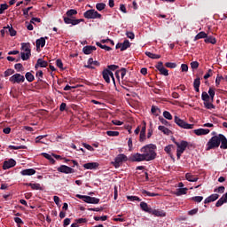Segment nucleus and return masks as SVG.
I'll use <instances>...</instances> for the list:
<instances>
[{
    "instance_id": "obj_2",
    "label": "nucleus",
    "mask_w": 227,
    "mask_h": 227,
    "mask_svg": "<svg viewBox=\"0 0 227 227\" xmlns=\"http://www.w3.org/2000/svg\"><path fill=\"white\" fill-rule=\"evenodd\" d=\"M155 150H157V145L153 144H148L140 149L141 153H144V157H145L146 162L154 160V159L157 157V153Z\"/></svg>"
},
{
    "instance_id": "obj_52",
    "label": "nucleus",
    "mask_w": 227,
    "mask_h": 227,
    "mask_svg": "<svg viewBox=\"0 0 227 227\" xmlns=\"http://www.w3.org/2000/svg\"><path fill=\"white\" fill-rule=\"evenodd\" d=\"M90 204L92 205H98L100 203V199L95 198V197H90Z\"/></svg>"
},
{
    "instance_id": "obj_51",
    "label": "nucleus",
    "mask_w": 227,
    "mask_h": 227,
    "mask_svg": "<svg viewBox=\"0 0 227 227\" xmlns=\"http://www.w3.org/2000/svg\"><path fill=\"white\" fill-rule=\"evenodd\" d=\"M159 72L161 75H165V77H168V75H169V72L168 71V69H166V67H162L159 70Z\"/></svg>"
},
{
    "instance_id": "obj_22",
    "label": "nucleus",
    "mask_w": 227,
    "mask_h": 227,
    "mask_svg": "<svg viewBox=\"0 0 227 227\" xmlns=\"http://www.w3.org/2000/svg\"><path fill=\"white\" fill-rule=\"evenodd\" d=\"M185 179L188 181V182H198L199 178L198 176L191 174V173H186L185 174Z\"/></svg>"
},
{
    "instance_id": "obj_53",
    "label": "nucleus",
    "mask_w": 227,
    "mask_h": 227,
    "mask_svg": "<svg viewBox=\"0 0 227 227\" xmlns=\"http://www.w3.org/2000/svg\"><path fill=\"white\" fill-rule=\"evenodd\" d=\"M171 150H173L172 145H168L164 148V151L166 152V153H168V155H171Z\"/></svg>"
},
{
    "instance_id": "obj_8",
    "label": "nucleus",
    "mask_w": 227,
    "mask_h": 227,
    "mask_svg": "<svg viewBox=\"0 0 227 227\" xmlns=\"http://www.w3.org/2000/svg\"><path fill=\"white\" fill-rule=\"evenodd\" d=\"M85 19H102V14L98 13L95 9H90L83 13Z\"/></svg>"
},
{
    "instance_id": "obj_23",
    "label": "nucleus",
    "mask_w": 227,
    "mask_h": 227,
    "mask_svg": "<svg viewBox=\"0 0 227 227\" xmlns=\"http://www.w3.org/2000/svg\"><path fill=\"white\" fill-rule=\"evenodd\" d=\"M140 208L144 212H147V214H150L152 212V207H148V204L146 202H141L140 203Z\"/></svg>"
},
{
    "instance_id": "obj_15",
    "label": "nucleus",
    "mask_w": 227,
    "mask_h": 227,
    "mask_svg": "<svg viewBox=\"0 0 227 227\" xmlns=\"http://www.w3.org/2000/svg\"><path fill=\"white\" fill-rule=\"evenodd\" d=\"M193 133L196 136H207V134H210V129L200 128V129H194Z\"/></svg>"
},
{
    "instance_id": "obj_28",
    "label": "nucleus",
    "mask_w": 227,
    "mask_h": 227,
    "mask_svg": "<svg viewBox=\"0 0 227 227\" xmlns=\"http://www.w3.org/2000/svg\"><path fill=\"white\" fill-rule=\"evenodd\" d=\"M4 29H6V33H9L10 36H15L17 35V31L13 29V27L8 25L7 27H4Z\"/></svg>"
},
{
    "instance_id": "obj_1",
    "label": "nucleus",
    "mask_w": 227,
    "mask_h": 227,
    "mask_svg": "<svg viewBox=\"0 0 227 227\" xmlns=\"http://www.w3.org/2000/svg\"><path fill=\"white\" fill-rule=\"evenodd\" d=\"M212 137L207 141L206 145L207 152L209 150H215V148H221V150H227V138L223 134L215 135V131L212 132Z\"/></svg>"
},
{
    "instance_id": "obj_9",
    "label": "nucleus",
    "mask_w": 227,
    "mask_h": 227,
    "mask_svg": "<svg viewBox=\"0 0 227 227\" xmlns=\"http://www.w3.org/2000/svg\"><path fill=\"white\" fill-rule=\"evenodd\" d=\"M10 82H12V84H22V82H24V81H26V77L19 73L12 74L10 78H9Z\"/></svg>"
},
{
    "instance_id": "obj_41",
    "label": "nucleus",
    "mask_w": 227,
    "mask_h": 227,
    "mask_svg": "<svg viewBox=\"0 0 227 227\" xmlns=\"http://www.w3.org/2000/svg\"><path fill=\"white\" fill-rule=\"evenodd\" d=\"M15 74V70L13 69H7L4 73V77H10V75H13Z\"/></svg>"
},
{
    "instance_id": "obj_5",
    "label": "nucleus",
    "mask_w": 227,
    "mask_h": 227,
    "mask_svg": "<svg viewBox=\"0 0 227 227\" xmlns=\"http://www.w3.org/2000/svg\"><path fill=\"white\" fill-rule=\"evenodd\" d=\"M176 145V157L177 159H180L182 157V153L185 152V148L189 146V142L182 140L181 142H174Z\"/></svg>"
},
{
    "instance_id": "obj_7",
    "label": "nucleus",
    "mask_w": 227,
    "mask_h": 227,
    "mask_svg": "<svg viewBox=\"0 0 227 227\" xmlns=\"http://www.w3.org/2000/svg\"><path fill=\"white\" fill-rule=\"evenodd\" d=\"M174 121L178 127H181V129H194V124H189L184 120L180 119L178 116H175Z\"/></svg>"
},
{
    "instance_id": "obj_27",
    "label": "nucleus",
    "mask_w": 227,
    "mask_h": 227,
    "mask_svg": "<svg viewBox=\"0 0 227 227\" xmlns=\"http://www.w3.org/2000/svg\"><path fill=\"white\" fill-rule=\"evenodd\" d=\"M76 198L82 200L85 203H90L91 201V197L86 195L76 194Z\"/></svg>"
},
{
    "instance_id": "obj_62",
    "label": "nucleus",
    "mask_w": 227,
    "mask_h": 227,
    "mask_svg": "<svg viewBox=\"0 0 227 227\" xmlns=\"http://www.w3.org/2000/svg\"><path fill=\"white\" fill-rule=\"evenodd\" d=\"M94 219L95 221H107V216L106 215L95 216Z\"/></svg>"
},
{
    "instance_id": "obj_47",
    "label": "nucleus",
    "mask_w": 227,
    "mask_h": 227,
    "mask_svg": "<svg viewBox=\"0 0 227 227\" xmlns=\"http://www.w3.org/2000/svg\"><path fill=\"white\" fill-rule=\"evenodd\" d=\"M106 134L110 137H116L120 136V132L119 131H106Z\"/></svg>"
},
{
    "instance_id": "obj_24",
    "label": "nucleus",
    "mask_w": 227,
    "mask_h": 227,
    "mask_svg": "<svg viewBox=\"0 0 227 227\" xmlns=\"http://www.w3.org/2000/svg\"><path fill=\"white\" fill-rule=\"evenodd\" d=\"M205 43H212V45H215L217 43V40L212 35H207L204 40Z\"/></svg>"
},
{
    "instance_id": "obj_38",
    "label": "nucleus",
    "mask_w": 227,
    "mask_h": 227,
    "mask_svg": "<svg viewBox=\"0 0 227 227\" xmlns=\"http://www.w3.org/2000/svg\"><path fill=\"white\" fill-rule=\"evenodd\" d=\"M204 106L206 107V109H215V106L212 104V101H205Z\"/></svg>"
},
{
    "instance_id": "obj_33",
    "label": "nucleus",
    "mask_w": 227,
    "mask_h": 227,
    "mask_svg": "<svg viewBox=\"0 0 227 227\" xmlns=\"http://www.w3.org/2000/svg\"><path fill=\"white\" fill-rule=\"evenodd\" d=\"M201 99L203 100V102H212L210 96L206 91L202 92Z\"/></svg>"
},
{
    "instance_id": "obj_6",
    "label": "nucleus",
    "mask_w": 227,
    "mask_h": 227,
    "mask_svg": "<svg viewBox=\"0 0 227 227\" xmlns=\"http://www.w3.org/2000/svg\"><path fill=\"white\" fill-rule=\"evenodd\" d=\"M129 158L127 157V155L121 153L115 157L114 161H112V164L116 169H118V168H120V166H121L123 162H127Z\"/></svg>"
},
{
    "instance_id": "obj_42",
    "label": "nucleus",
    "mask_w": 227,
    "mask_h": 227,
    "mask_svg": "<svg viewBox=\"0 0 227 227\" xmlns=\"http://www.w3.org/2000/svg\"><path fill=\"white\" fill-rule=\"evenodd\" d=\"M192 201H195V203H201L203 201V196H195L192 197Z\"/></svg>"
},
{
    "instance_id": "obj_59",
    "label": "nucleus",
    "mask_w": 227,
    "mask_h": 227,
    "mask_svg": "<svg viewBox=\"0 0 227 227\" xmlns=\"http://www.w3.org/2000/svg\"><path fill=\"white\" fill-rule=\"evenodd\" d=\"M224 190H225L224 186H220L218 188H215L214 190V192H219L220 194H223V192H224Z\"/></svg>"
},
{
    "instance_id": "obj_40",
    "label": "nucleus",
    "mask_w": 227,
    "mask_h": 227,
    "mask_svg": "<svg viewBox=\"0 0 227 227\" xmlns=\"http://www.w3.org/2000/svg\"><path fill=\"white\" fill-rule=\"evenodd\" d=\"M10 150H26V145H9Z\"/></svg>"
},
{
    "instance_id": "obj_60",
    "label": "nucleus",
    "mask_w": 227,
    "mask_h": 227,
    "mask_svg": "<svg viewBox=\"0 0 227 227\" xmlns=\"http://www.w3.org/2000/svg\"><path fill=\"white\" fill-rule=\"evenodd\" d=\"M14 68L15 70H17V72H20L22 70V68H24V67L22 66V64L18 63L14 65Z\"/></svg>"
},
{
    "instance_id": "obj_25",
    "label": "nucleus",
    "mask_w": 227,
    "mask_h": 227,
    "mask_svg": "<svg viewBox=\"0 0 227 227\" xmlns=\"http://www.w3.org/2000/svg\"><path fill=\"white\" fill-rule=\"evenodd\" d=\"M92 51H97V47L95 46H84L82 49V52L85 54H91Z\"/></svg>"
},
{
    "instance_id": "obj_14",
    "label": "nucleus",
    "mask_w": 227,
    "mask_h": 227,
    "mask_svg": "<svg viewBox=\"0 0 227 227\" xmlns=\"http://www.w3.org/2000/svg\"><path fill=\"white\" fill-rule=\"evenodd\" d=\"M132 160L134 162H143L146 160V158L145 157V154L143 153H137L132 156Z\"/></svg>"
},
{
    "instance_id": "obj_55",
    "label": "nucleus",
    "mask_w": 227,
    "mask_h": 227,
    "mask_svg": "<svg viewBox=\"0 0 227 227\" xmlns=\"http://www.w3.org/2000/svg\"><path fill=\"white\" fill-rule=\"evenodd\" d=\"M165 67H167V68H176V63L167 62L165 63Z\"/></svg>"
},
{
    "instance_id": "obj_64",
    "label": "nucleus",
    "mask_w": 227,
    "mask_h": 227,
    "mask_svg": "<svg viewBox=\"0 0 227 227\" xmlns=\"http://www.w3.org/2000/svg\"><path fill=\"white\" fill-rule=\"evenodd\" d=\"M198 207L197 208H193L190 211H188V215H196V214H198Z\"/></svg>"
},
{
    "instance_id": "obj_16",
    "label": "nucleus",
    "mask_w": 227,
    "mask_h": 227,
    "mask_svg": "<svg viewBox=\"0 0 227 227\" xmlns=\"http://www.w3.org/2000/svg\"><path fill=\"white\" fill-rule=\"evenodd\" d=\"M49 63L42 59H38L37 62L35 66V70H38V68H47V66Z\"/></svg>"
},
{
    "instance_id": "obj_63",
    "label": "nucleus",
    "mask_w": 227,
    "mask_h": 227,
    "mask_svg": "<svg viewBox=\"0 0 227 227\" xmlns=\"http://www.w3.org/2000/svg\"><path fill=\"white\" fill-rule=\"evenodd\" d=\"M181 72H189V66H187L186 64H182Z\"/></svg>"
},
{
    "instance_id": "obj_48",
    "label": "nucleus",
    "mask_w": 227,
    "mask_h": 227,
    "mask_svg": "<svg viewBox=\"0 0 227 227\" xmlns=\"http://www.w3.org/2000/svg\"><path fill=\"white\" fill-rule=\"evenodd\" d=\"M43 156L44 159H47L51 162H55L54 158H52V156L51 154H49L47 153H43Z\"/></svg>"
},
{
    "instance_id": "obj_57",
    "label": "nucleus",
    "mask_w": 227,
    "mask_h": 227,
    "mask_svg": "<svg viewBox=\"0 0 227 227\" xmlns=\"http://www.w3.org/2000/svg\"><path fill=\"white\" fill-rule=\"evenodd\" d=\"M200 67V63L198 61L191 62V68L192 70H196Z\"/></svg>"
},
{
    "instance_id": "obj_39",
    "label": "nucleus",
    "mask_w": 227,
    "mask_h": 227,
    "mask_svg": "<svg viewBox=\"0 0 227 227\" xmlns=\"http://www.w3.org/2000/svg\"><path fill=\"white\" fill-rule=\"evenodd\" d=\"M121 45H122L121 51H127L129 47H130V42H129V40H125L123 43H121Z\"/></svg>"
},
{
    "instance_id": "obj_13",
    "label": "nucleus",
    "mask_w": 227,
    "mask_h": 227,
    "mask_svg": "<svg viewBox=\"0 0 227 227\" xmlns=\"http://www.w3.org/2000/svg\"><path fill=\"white\" fill-rule=\"evenodd\" d=\"M16 164H17V161H15V160L10 159L4 162L3 169H10L11 168H14Z\"/></svg>"
},
{
    "instance_id": "obj_17",
    "label": "nucleus",
    "mask_w": 227,
    "mask_h": 227,
    "mask_svg": "<svg viewBox=\"0 0 227 227\" xmlns=\"http://www.w3.org/2000/svg\"><path fill=\"white\" fill-rule=\"evenodd\" d=\"M153 215H155V217H166V212L160 209H151V213Z\"/></svg>"
},
{
    "instance_id": "obj_44",
    "label": "nucleus",
    "mask_w": 227,
    "mask_h": 227,
    "mask_svg": "<svg viewBox=\"0 0 227 227\" xmlns=\"http://www.w3.org/2000/svg\"><path fill=\"white\" fill-rule=\"evenodd\" d=\"M96 8L98 12H102V10H106V4L104 3L97 4Z\"/></svg>"
},
{
    "instance_id": "obj_18",
    "label": "nucleus",
    "mask_w": 227,
    "mask_h": 227,
    "mask_svg": "<svg viewBox=\"0 0 227 227\" xmlns=\"http://www.w3.org/2000/svg\"><path fill=\"white\" fill-rule=\"evenodd\" d=\"M216 200H219V194L217 193H213L210 196H208L207 198L205 199L204 203H212L214 201H215Z\"/></svg>"
},
{
    "instance_id": "obj_54",
    "label": "nucleus",
    "mask_w": 227,
    "mask_h": 227,
    "mask_svg": "<svg viewBox=\"0 0 227 227\" xmlns=\"http://www.w3.org/2000/svg\"><path fill=\"white\" fill-rule=\"evenodd\" d=\"M82 146H84L86 150H89V152H95V148L89 144L83 143Z\"/></svg>"
},
{
    "instance_id": "obj_46",
    "label": "nucleus",
    "mask_w": 227,
    "mask_h": 227,
    "mask_svg": "<svg viewBox=\"0 0 227 227\" xmlns=\"http://www.w3.org/2000/svg\"><path fill=\"white\" fill-rule=\"evenodd\" d=\"M35 77L38 79V81L42 82V79H43V71L38 70L35 74Z\"/></svg>"
},
{
    "instance_id": "obj_12",
    "label": "nucleus",
    "mask_w": 227,
    "mask_h": 227,
    "mask_svg": "<svg viewBox=\"0 0 227 227\" xmlns=\"http://www.w3.org/2000/svg\"><path fill=\"white\" fill-rule=\"evenodd\" d=\"M95 67H100V62L97 60H93L92 58L88 59L87 65H85L86 68L95 69Z\"/></svg>"
},
{
    "instance_id": "obj_37",
    "label": "nucleus",
    "mask_w": 227,
    "mask_h": 227,
    "mask_svg": "<svg viewBox=\"0 0 227 227\" xmlns=\"http://www.w3.org/2000/svg\"><path fill=\"white\" fill-rule=\"evenodd\" d=\"M151 113L154 116H159V114L160 113V109H159L157 106H153L151 108Z\"/></svg>"
},
{
    "instance_id": "obj_49",
    "label": "nucleus",
    "mask_w": 227,
    "mask_h": 227,
    "mask_svg": "<svg viewBox=\"0 0 227 227\" xmlns=\"http://www.w3.org/2000/svg\"><path fill=\"white\" fill-rule=\"evenodd\" d=\"M8 10V4H0V15H3L4 13V11Z\"/></svg>"
},
{
    "instance_id": "obj_43",
    "label": "nucleus",
    "mask_w": 227,
    "mask_h": 227,
    "mask_svg": "<svg viewBox=\"0 0 227 227\" xmlns=\"http://www.w3.org/2000/svg\"><path fill=\"white\" fill-rule=\"evenodd\" d=\"M208 95H209V98H211V102H214V97H215V90L212 88H209Z\"/></svg>"
},
{
    "instance_id": "obj_3",
    "label": "nucleus",
    "mask_w": 227,
    "mask_h": 227,
    "mask_svg": "<svg viewBox=\"0 0 227 227\" xmlns=\"http://www.w3.org/2000/svg\"><path fill=\"white\" fill-rule=\"evenodd\" d=\"M75 15H77V10L70 9L66 12V16H63L65 24H71V26H77L81 24V22H84V19H75Z\"/></svg>"
},
{
    "instance_id": "obj_21",
    "label": "nucleus",
    "mask_w": 227,
    "mask_h": 227,
    "mask_svg": "<svg viewBox=\"0 0 227 227\" xmlns=\"http://www.w3.org/2000/svg\"><path fill=\"white\" fill-rule=\"evenodd\" d=\"M47 36L41 37L35 41V45L37 49H40V47H45V40H47Z\"/></svg>"
},
{
    "instance_id": "obj_19",
    "label": "nucleus",
    "mask_w": 227,
    "mask_h": 227,
    "mask_svg": "<svg viewBox=\"0 0 227 227\" xmlns=\"http://www.w3.org/2000/svg\"><path fill=\"white\" fill-rule=\"evenodd\" d=\"M36 173V170L35 168H27L20 172V175L23 176H32V175H35Z\"/></svg>"
},
{
    "instance_id": "obj_31",
    "label": "nucleus",
    "mask_w": 227,
    "mask_h": 227,
    "mask_svg": "<svg viewBox=\"0 0 227 227\" xmlns=\"http://www.w3.org/2000/svg\"><path fill=\"white\" fill-rule=\"evenodd\" d=\"M187 191H189L187 188H179L176 192V196H184V194H187Z\"/></svg>"
},
{
    "instance_id": "obj_32",
    "label": "nucleus",
    "mask_w": 227,
    "mask_h": 227,
    "mask_svg": "<svg viewBox=\"0 0 227 227\" xmlns=\"http://www.w3.org/2000/svg\"><path fill=\"white\" fill-rule=\"evenodd\" d=\"M207 33H205V32H200L199 34H197L196 35H195V37H194V41L196 42V41H198V40H201L202 38H207Z\"/></svg>"
},
{
    "instance_id": "obj_10",
    "label": "nucleus",
    "mask_w": 227,
    "mask_h": 227,
    "mask_svg": "<svg viewBox=\"0 0 227 227\" xmlns=\"http://www.w3.org/2000/svg\"><path fill=\"white\" fill-rule=\"evenodd\" d=\"M102 75H103L104 81H106V82H107V84H109V82H111V79H112L114 84H116V81L114 80V74H113V72L111 70L104 69L102 72Z\"/></svg>"
},
{
    "instance_id": "obj_35",
    "label": "nucleus",
    "mask_w": 227,
    "mask_h": 227,
    "mask_svg": "<svg viewBox=\"0 0 227 227\" xmlns=\"http://www.w3.org/2000/svg\"><path fill=\"white\" fill-rule=\"evenodd\" d=\"M158 129L160 130V132H163L166 136H169L171 134V130L169 129L166 128L165 126H159Z\"/></svg>"
},
{
    "instance_id": "obj_36",
    "label": "nucleus",
    "mask_w": 227,
    "mask_h": 227,
    "mask_svg": "<svg viewBox=\"0 0 227 227\" xmlns=\"http://www.w3.org/2000/svg\"><path fill=\"white\" fill-rule=\"evenodd\" d=\"M141 192H142V194L144 196H149L150 198H153L155 196H159V193L150 192H148L146 190H142Z\"/></svg>"
},
{
    "instance_id": "obj_45",
    "label": "nucleus",
    "mask_w": 227,
    "mask_h": 227,
    "mask_svg": "<svg viewBox=\"0 0 227 227\" xmlns=\"http://www.w3.org/2000/svg\"><path fill=\"white\" fill-rule=\"evenodd\" d=\"M163 117L166 120H173V115H171V113H169L168 111H164L163 112Z\"/></svg>"
},
{
    "instance_id": "obj_20",
    "label": "nucleus",
    "mask_w": 227,
    "mask_h": 227,
    "mask_svg": "<svg viewBox=\"0 0 227 227\" xmlns=\"http://www.w3.org/2000/svg\"><path fill=\"white\" fill-rule=\"evenodd\" d=\"M99 164L98 162H89L83 164L84 169H97L98 168Z\"/></svg>"
},
{
    "instance_id": "obj_50",
    "label": "nucleus",
    "mask_w": 227,
    "mask_h": 227,
    "mask_svg": "<svg viewBox=\"0 0 227 227\" xmlns=\"http://www.w3.org/2000/svg\"><path fill=\"white\" fill-rule=\"evenodd\" d=\"M129 201H141V199L137 196H127Z\"/></svg>"
},
{
    "instance_id": "obj_58",
    "label": "nucleus",
    "mask_w": 227,
    "mask_h": 227,
    "mask_svg": "<svg viewBox=\"0 0 227 227\" xmlns=\"http://www.w3.org/2000/svg\"><path fill=\"white\" fill-rule=\"evenodd\" d=\"M75 223H77L78 224H84L85 223H88V219L79 218L75 220Z\"/></svg>"
},
{
    "instance_id": "obj_29",
    "label": "nucleus",
    "mask_w": 227,
    "mask_h": 227,
    "mask_svg": "<svg viewBox=\"0 0 227 227\" xmlns=\"http://www.w3.org/2000/svg\"><path fill=\"white\" fill-rule=\"evenodd\" d=\"M145 56H147L151 59H160V55L155 54V53H152L150 51H145Z\"/></svg>"
},
{
    "instance_id": "obj_56",
    "label": "nucleus",
    "mask_w": 227,
    "mask_h": 227,
    "mask_svg": "<svg viewBox=\"0 0 227 227\" xmlns=\"http://www.w3.org/2000/svg\"><path fill=\"white\" fill-rule=\"evenodd\" d=\"M126 36L129 38V40H134V38H136L134 32H130V31L126 32Z\"/></svg>"
},
{
    "instance_id": "obj_11",
    "label": "nucleus",
    "mask_w": 227,
    "mask_h": 227,
    "mask_svg": "<svg viewBox=\"0 0 227 227\" xmlns=\"http://www.w3.org/2000/svg\"><path fill=\"white\" fill-rule=\"evenodd\" d=\"M58 171L59 173H65V175H70V173H75L74 168H72L67 165H61L60 167H59Z\"/></svg>"
},
{
    "instance_id": "obj_34",
    "label": "nucleus",
    "mask_w": 227,
    "mask_h": 227,
    "mask_svg": "<svg viewBox=\"0 0 227 227\" xmlns=\"http://www.w3.org/2000/svg\"><path fill=\"white\" fill-rule=\"evenodd\" d=\"M25 78L28 82H33V81H35V75L33 74L32 72L26 73Z\"/></svg>"
},
{
    "instance_id": "obj_26",
    "label": "nucleus",
    "mask_w": 227,
    "mask_h": 227,
    "mask_svg": "<svg viewBox=\"0 0 227 227\" xmlns=\"http://www.w3.org/2000/svg\"><path fill=\"white\" fill-rule=\"evenodd\" d=\"M201 84V80L200 78H196L193 82V88L197 93H200V85Z\"/></svg>"
},
{
    "instance_id": "obj_61",
    "label": "nucleus",
    "mask_w": 227,
    "mask_h": 227,
    "mask_svg": "<svg viewBox=\"0 0 227 227\" xmlns=\"http://www.w3.org/2000/svg\"><path fill=\"white\" fill-rule=\"evenodd\" d=\"M159 121L160 123H162V125H166L167 127L169 126V122L163 117H159Z\"/></svg>"
},
{
    "instance_id": "obj_30",
    "label": "nucleus",
    "mask_w": 227,
    "mask_h": 227,
    "mask_svg": "<svg viewBox=\"0 0 227 227\" xmlns=\"http://www.w3.org/2000/svg\"><path fill=\"white\" fill-rule=\"evenodd\" d=\"M27 185L31 187V189H33V191H42V186L40 185V184L29 183V184H27Z\"/></svg>"
},
{
    "instance_id": "obj_4",
    "label": "nucleus",
    "mask_w": 227,
    "mask_h": 227,
    "mask_svg": "<svg viewBox=\"0 0 227 227\" xmlns=\"http://www.w3.org/2000/svg\"><path fill=\"white\" fill-rule=\"evenodd\" d=\"M21 59L23 61H27L31 58V43H21Z\"/></svg>"
}]
</instances>
